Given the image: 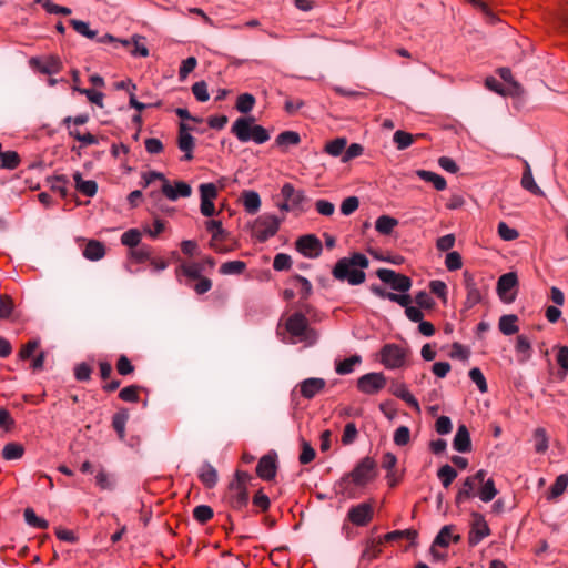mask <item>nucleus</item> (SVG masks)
Listing matches in <instances>:
<instances>
[{
	"label": "nucleus",
	"instance_id": "obj_31",
	"mask_svg": "<svg viewBox=\"0 0 568 568\" xmlns=\"http://www.w3.org/2000/svg\"><path fill=\"white\" fill-rule=\"evenodd\" d=\"M24 454V447L20 443L11 442L8 443L2 449V457L6 460L20 459Z\"/></svg>",
	"mask_w": 568,
	"mask_h": 568
},
{
	"label": "nucleus",
	"instance_id": "obj_8",
	"mask_svg": "<svg viewBox=\"0 0 568 568\" xmlns=\"http://www.w3.org/2000/svg\"><path fill=\"white\" fill-rule=\"evenodd\" d=\"M376 274L382 282L389 284L395 291L407 292L412 287V280L408 276L393 270L379 268Z\"/></svg>",
	"mask_w": 568,
	"mask_h": 568
},
{
	"label": "nucleus",
	"instance_id": "obj_2",
	"mask_svg": "<svg viewBox=\"0 0 568 568\" xmlns=\"http://www.w3.org/2000/svg\"><path fill=\"white\" fill-rule=\"evenodd\" d=\"M254 122L253 116L237 118L231 126V133L243 143L254 141L257 144H263L267 142L270 140L268 131Z\"/></svg>",
	"mask_w": 568,
	"mask_h": 568
},
{
	"label": "nucleus",
	"instance_id": "obj_56",
	"mask_svg": "<svg viewBox=\"0 0 568 568\" xmlns=\"http://www.w3.org/2000/svg\"><path fill=\"white\" fill-rule=\"evenodd\" d=\"M292 281L295 286L300 287V294H301L302 298L305 300L311 295L312 284L307 278H305L301 275H295Z\"/></svg>",
	"mask_w": 568,
	"mask_h": 568
},
{
	"label": "nucleus",
	"instance_id": "obj_57",
	"mask_svg": "<svg viewBox=\"0 0 568 568\" xmlns=\"http://www.w3.org/2000/svg\"><path fill=\"white\" fill-rule=\"evenodd\" d=\"M75 90L79 93L85 95L91 103H94L100 108H103V97L104 95L102 92H99V91H95L92 89H81V88H75Z\"/></svg>",
	"mask_w": 568,
	"mask_h": 568
},
{
	"label": "nucleus",
	"instance_id": "obj_9",
	"mask_svg": "<svg viewBox=\"0 0 568 568\" xmlns=\"http://www.w3.org/2000/svg\"><path fill=\"white\" fill-rule=\"evenodd\" d=\"M382 362L388 368H399L404 365L406 352L398 345L387 344L381 352Z\"/></svg>",
	"mask_w": 568,
	"mask_h": 568
},
{
	"label": "nucleus",
	"instance_id": "obj_48",
	"mask_svg": "<svg viewBox=\"0 0 568 568\" xmlns=\"http://www.w3.org/2000/svg\"><path fill=\"white\" fill-rule=\"evenodd\" d=\"M141 241V232L136 229H131L124 232L121 236V242L123 245H126L131 248H134L140 245Z\"/></svg>",
	"mask_w": 568,
	"mask_h": 568
},
{
	"label": "nucleus",
	"instance_id": "obj_58",
	"mask_svg": "<svg viewBox=\"0 0 568 568\" xmlns=\"http://www.w3.org/2000/svg\"><path fill=\"white\" fill-rule=\"evenodd\" d=\"M358 436V432L356 425L354 423H348L345 425L344 433L342 435V444L347 446L353 444Z\"/></svg>",
	"mask_w": 568,
	"mask_h": 568
},
{
	"label": "nucleus",
	"instance_id": "obj_36",
	"mask_svg": "<svg viewBox=\"0 0 568 568\" xmlns=\"http://www.w3.org/2000/svg\"><path fill=\"white\" fill-rule=\"evenodd\" d=\"M362 362L359 355H353L344 361L336 362L335 371L339 375H346L353 372L354 366Z\"/></svg>",
	"mask_w": 568,
	"mask_h": 568
},
{
	"label": "nucleus",
	"instance_id": "obj_64",
	"mask_svg": "<svg viewBox=\"0 0 568 568\" xmlns=\"http://www.w3.org/2000/svg\"><path fill=\"white\" fill-rule=\"evenodd\" d=\"M80 193H82L83 195L85 196H89V197H92L97 194L98 192V184L95 181L93 180H88V181H83L81 182L77 187H75Z\"/></svg>",
	"mask_w": 568,
	"mask_h": 568
},
{
	"label": "nucleus",
	"instance_id": "obj_40",
	"mask_svg": "<svg viewBox=\"0 0 568 568\" xmlns=\"http://www.w3.org/2000/svg\"><path fill=\"white\" fill-rule=\"evenodd\" d=\"M437 476L440 479L443 486L448 488L457 477V471L452 466L446 464L438 469Z\"/></svg>",
	"mask_w": 568,
	"mask_h": 568
},
{
	"label": "nucleus",
	"instance_id": "obj_30",
	"mask_svg": "<svg viewBox=\"0 0 568 568\" xmlns=\"http://www.w3.org/2000/svg\"><path fill=\"white\" fill-rule=\"evenodd\" d=\"M129 419V413L126 409H121L115 413L112 417V427L116 432L121 440L125 437V425Z\"/></svg>",
	"mask_w": 568,
	"mask_h": 568
},
{
	"label": "nucleus",
	"instance_id": "obj_46",
	"mask_svg": "<svg viewBox=\"0 0 568 568\" xmlns=\"http://www.w3.org/2000/svg\"><path fill=\"white\" fill-rule=\"evenodd\" d=\"M1 168L13 170L20 163V156L16 151H6L0 155Z\"/></svg>",
	"mask_w": 568,
	"mask_h": 568
},
{
	"label": "nucleus",
	"instance_id": "obj_52",
	"mask_svg": "<svg viewBox=\"0 0 568 568\" xmlns=\"http://www.w3.org/2000/svg\"><path fill=\"white\" fill-rule=\"evenodd\" d=\"M252 476L246 471L237 470L235 473V479L230 483L229 489L234 491V488H247V484L252 480Z\"/></svg>",
	"mask_w": 568,
	"mask_h": 568
},
{
	"label": "nucleus",
	"instance_id": "obj_50",
	"mask_svg": "<svg viewBox=\"0 0 568 568\" xmlns=\"http://www.w3.org/2000/svg\"><path fill=\"white\" fill-rule=\"evenodd\" d=\"M255 104V98L250 93L239 95L236 101V109L241 113H248Z\"/></svg>",
	"mask_w": 568,
	"mask_h": 568
},
{
	"label": "nucleus",
	"instance_id": "obj_59",
	"mask_svg": "<svg viewBox=\"0 0 568 568\" xmlns=\"http://www.w3.org/2000/svg\"><path fill=\"white\" fill-rule=\"evenodd\" d=\"M445 265L448 271H457L462 268L463 261L460 254L456 251L448 252L445 258Z\"/></svg>",
	"mask_w": 568,
	"mask_h": 568
},
{
	"label": "nucleus",
	"instance_id": "obj_16",
	"mask_svg": "<svg viewBox=\"0 0 568 568\" xmlns=\"http://www.w3.org/2000/svg\"><path fill=\"white\" fill-rule=\"evenodd\" d=\"M161 192L171 201H176L180 196L189 197L192 194L191 186L183 182L176 181L175 186L173 187L169 180H164V183L161 186Z\"/></svg>",
	"mask_w": 568,
	"mask_h": 568
},
{
	"label": "nucleus",
	"instance_id": "obj_54",
	"mask_svg": "<svg viewBox=\"0 0 568 568\" xmlns=\"http://www.w3.org/2000/svg\"><path fill=\"white\" fill-rule=\"evenodd\" d=\"M520 183H521V186L525 190L529 191L530 193H532L535 195H544V192L535 182L532 173L531 174L523 173Z\"/></svg>",
	"mask_w": 568,
	"mask_h": 568
},
{
	"label": "nucleus",
	"instance_id": "obj_24",
	"mask_svg": "<svg viewBox=\"0 0 568 568\" xmlns=\"http://www.w3.org/2000/svg\"><path fill=\"white\" fill-rule=\"evenodd\" d=\"M199 478L206 488H213L219 479L216 469L207 462H204L199 469Z\"/></svg>",
	"mask_w": 568,
	"mask_h": 568
},
{
	"label": "nucleus",
	"instance_id": "obj_60",
	"mask_svg": "<svg viewBox=\"0 0 568 568\" xmlns=\"http://www.w3.org/2000/svg\"><path fill=\"white\" fill-rule=\"evenodd\" d=\"M192 93L194 94L196 100L200 102H205L210 98L209 92H207V84L205 81L195 82L192 85Z\"/></svg>",
	"mask_w": 568,
	"mask_h": 568
},
{
	"label": "nucleus",
	"instance_id": "obj_62",
	"mask_svg": "<svg viewBox=\"0 0 568 568\" xmlns=\"http://www.w3.org/2000/svg\"><path fill=\"white\" fill-rule=\"evenodd\" d=\"M410 430L407 426H399L394 433V443L398 446H405L409 443Z\"/></svg>",
	"mask_w": 568,
	"mask_h": 568
},
{
	"label": "nucleus",
	"instance_id": "obj_23",
	"mask_svg": "<svg viewBox=\"0 0 568 568\" xmlns=\"http://www.w3.org/2000/svg\"><path fill=\"white\" fill-rule=\"evenodd\" d=\"M206 230L212 233L211 247H213L216 252L223 253L226 252L225 248H222L215 244V241L224 239L226 235L225 230L222 226V223L216 220H211L205 223Z\"/></svg>",
	"mask_w": 568,
	"mask_h": 568
},
{
	"label": "nucleus",
	"instance_id": "obj_11",
	"mask_svg": "<svg viewBox=\"0 0 568 568\" xmlns=\"http://www.w3.org/2000/svg\"><path fill=\"white\" fill-rule=\"evenodd\" d=\"M373 506L369 503H361L349 508L347 518L356 526H366L373 519Z\"/></svg>",
	"mask_w": 568,
	"mask_h": 568
},
{
	"label": "nucleus",
	"instance_id": "obj_47",
	"mask_svg": "<svg viewBox=\"0 0 568 568\" xmlns=\"http://www.w3.org/2000/svg\"><path fill=\"white\" fill-rule=\"evenodd\" d=\"M180 268L182 273L187 277V282L202 277L201 273L203 271V266L199 263L183 264Z\"/></svg>",
	"mask_w": 568,
	"mask_h": 568
},
{
	"label": "nucleus",
	"instance_id": "obj_61",
	"mask_svg": "<svg viewBox=\"0 0 568 568\" xmlns=\"http://www.w3.org/2000/svg\"><path fill=\"white\" fill-rule=\"evenodd\" d=\"M315 455H316V453H315L314 448L311 446V444L303 439L302 440V453L298 457L300 463L303 465H306L315 458Z\"/></svg>",
	"mask_w": 568,
	"mask_h": 568
},
{
	"label": "nucleus",
	"instance_id": "obj_53",
	"mask_svg": "<svg viewBox=\"0 0 568 568\" xmlns=\"http://www.w3.org/2000/svg\"><path fill=\"white\" fill-rule=\"evenodd\" d=\"M140 386L131 385L122 388L119 393V397L129 403H136L139 400Z\"/></svg>",
	"mask_w": 568,
	"mask_h": 568
},
{
	"label": "nucleus",
	"instance_id": "obj_25",
	"mask_svg": "<svg viewBox=\"0 0 568 568\" xmlns=\"http://www.w3.org/2000/svg\"><path fill=\"white\" fill-rule=\"evenodd\" d=\"M227 503L233 509H242L248 503L247 488H234V491L229 489Z\"/></svg>",
	"mask_w": 568,
	"mask_h": 568
},
{
	"label": "nucleus",
	"instance_id": "obj_18",
	"mask_svg": "<svg viewBox=\"0 0 568 568\" xmlns=\"http://www.w3.org/2000/svg\"><path fill=\"white\" fill-rule=\"evenodd\" d=\"M463 276L464 284L467 291L465 306L466 308H471L481 301V294L471 273L465 271Z\"/></svg>",
	"mask_w": 568,
	"mask_h": 568
},
{
	"label": "nucleus",
	"instance_id": "obj_45",
	"mask_svg": "<svg viewBox=\"0 0 568 568\" xmlns=\"http://www.w3.org/2000/svg\"><path fill=\"white\" fill-rule=\"evenodd\" d=\"M214 516L213 509L207 505H199L193 509V517L200 524H205Z\"/></svg>",
	"mask_w": 568,
	"mask_h": 568
},
{
	"label": "nucleus",
	"instance_id": "obj_21",
	"mask_svg": "<svg viewBox=\"0 0 568 568\" xmlns=\"http://www.w3.org/2000/svg\"><path fill=\"white\" fill-rule=\"evenodd\" d=\"M281 194L285 201L291 202L292 207H301L302 203L306 200L304 192L295 190L291 183H285L282 186Z\"/></svg>",
	"mask_w": 568,
	"mask_h": 568
},
{
	"label": "nucleus",
	"instance_id": "obj_49",
	"mask_svg": "<svg viewBox=\"0 0 568 568\" xmlns=\"http://www.w3.org/2000/svg\"><path fill=\"white\" fill-rule=\"evenodd\" d=\"M568 486V475H559L550 487V498L559 497Z\"/></svg>",
	"mask_w": 568,
	"mask_h": 568
},
{
	"label": "nucleus",
	"instance_id": "obj_6",
	"mask_svg": "<svg viewBox=\"0 0 568 568\" xmlns=\"http://www.w3.org/2000/svg\"><path fill=\"white\" fill-rule=\"evenodd\" d=\"M281 220L276 215L264 214L256 219L254 233L260 242H265L274 236L280 227Z\"/></svg>",
	"mask_w": 568,
	"mask_h": 568
},
{
	"label": "nucleus",
	"instance_id": "obj_44",
	"mask_svg": "<svg viewBox=\"0 0 568 568\" xmlns=\"http://www.w3.org/2000/svg\"><path fill=\"white\" fill-rule=\"evenodd\" d=\"M70 24L79 34L88 39H94L98 34L95 30L90 29L89 23L82 20L71 19Z\"/></svg>",
	"mask_w": 568,
	"mask_h": 568
},
{
	"label": "nucleus",
	"instance_id": "obj_12",
	"mask_svg": "<svg viewBox=\"0 0 568 568\" xmlns=\"http://www.w3.org/2000/svg\"><path fill=\"white\" fill-rule=\"evenodd\" d=\"M201 205L200 211L204 216H213L215 214V205L213 200L217 196V189L213 183H204L200 185Z\"/></svg>",
	"mask_w": 568,
	"mask_h": 568
},
{
	"label": "nucleus",
	"instance_id": "obj_4",
	"mask_svg": "<svg viewBox=\"0 0 568 568\" xmlns=\"http://www.w3.org/2000/svg\"><path fill=\"white\" fill-rule=\"evenodd\" d=\"M375 460L368 456L364 457L351 473L345 474L337 483L336 486L339 488L338 493L345 494L351 480L357 486H364L375 477Z\"/></svg>",
	"mask_w": 568,
	"mask_h": 568
},
{
	"label": "nucleus",
	"instance_id": "obj_34",
	"mask_svg": "<svg viewBox=\"0 0 568 568\" xmlns=\"http://www.w3.org/2000/svg\"><path fill=\"white\" fill-rule=\"evenodd\" d=\"M397 224L398 221L395 217L389 215H382L376 220L375 229L378 233L388 235L393 232Z\"/></svg>",
	"mask_w": 568,
	"mask_h": 568
},
{
	"label": "nucleus",
	"instance_id": "obj_22",
	"mask_svg": "<svg viewBox=\"0 0 568 568\" xmlns=\"http://www.w3.org/2000/svg\"><path fill=\"white\" fill-rule=\"evenodd\" d=\"M390 392L394 396L406 402L414 410H416L417 413L420 412V407L417 399L408 392L405 384L394 383L390 387Z\"/></svg>",
	"mask_w": 568,
	"mask_h": 568
},
{
	"label": "nucleus",
	"instance_id": "obj_28",
	"mask_svg": "<svg viewBox=\"0 0 568 568\" xmlns=\"http://www.w3.org/2000/svg\"><path fill=\"white\" fill-rule=\"evenodd\" d=\"M498 494L495 483L491 478L484 479L483 483H480L477 491V496L480 498L481 501L488 503L493 500L496 495Z\"/></svg>",
	"mask_w": 568,
	"mask_h": 568
},
{
	"label": "nucleus",
	"instance_id": "obj_20",
	"mask_svg": "<svg viewBox=\"0 0 568 568\" xmlns=\"http://www.w3.org/2000/svg\"><path fill=\"white\" fill-rule=\"evenodd\" d=\"M453 447L458 453H468L471 450V440L469 430L465 425H459L453 439Z\"/></svg>",
	"mask_w": 568,
	"mask_h": 568
},
{
	"label": "nucleus",
	"instance_id": "obj_43",
	"mask_svg": "<svg viewBox=\"0 0 568 568\" xmlns=\"http://www.w3.org/2000/svg\"><path fill=\"white\" fill-rule=\"evenodd\" d=\"M347 140L345 138H337L326 143L325 151L333 156H343Z\"/></svg>",
	"mask_w": 568,
	"mask_h": 568
},
{
	"label": "nucleus",
	"instance_id": "obj_39",
	"mask_svg": "<svg viewBox=\"0 0 568 568\" xmlns=\"http://www.w3.org/2000/svg\"><path fill=\"white\" fill-rule=\"evenodd\" d=\"M417 536H418V532L415 529L394 530V531L387 532L384 536V540L393 541V540H399V539L406 538L414 542L415 539L417 538Z\"/></svg>",
	"mask_w": 568,
	"mask_h": 568
},
{
	"label": "nucleus",
	"instance_id": "obj_7",
	"mask_svg": "<svg viewBox=\"0 0 568 568\" xmlns=\"http://www.w3.org/2000/svg\"><path fill=\"white\" fill-rule=\"evenodd\" d=\"M518 278L516 273L503 274L497 282V293L504 303H511L516 298Z\"/></svg>",
	"mask_w": 568,
	"mask_h": 568
},
{
	"label": "nucleus",
	"instance_id": "obj_13",
	"mask_svg": "<svg viewBox=\"0 0 568 568\" xmlns=\"http://www.w3.org/2000/svg\"><path fill=\"white\" fill-rule=\"evenodd\" d=\"M386 385V379L382 373H368L361 376L357 381V387L365 394H375Z\"/></svg>",
	"mask_w": 568,
	"mask_h": 568
},
{
	"label": "nucleus",
	"instance_id": "obj_3",
	"mask_svg": "<svg viewBox=\"0 0 568 568\" xmlns=\"http://www.w3.org/2000/svg\"><path fill=\"white\" fill-rule=\"evenodd\" d=\"M285 329L290 334L291 344L304 342L307 345H314L318 339V334L307 322V318L301 312L292 314L285 322Z\"/></svg>",
	"mask_w": 568,
	"mask_h": 568
},
{
	"label": "nucleus",
	"instance_id": "obj_5",
	"mask_svg": "<svg viewBox=\"0 0 568 568\" xmlns=\"http://www.w3.org/2000/svg\"><path fill=\"white\" fill-rule=\"evenodd\" d=\"M487 476V471L484 469L478 470L475 475L468 476L463 481L456 497H455V504L459 507L465 501L474 498L477 496L478 487L480 483L484 481V479Z\"/></svg>",
	"mask_w": 568,
	"mask_h": 568
},
{
	"label": "nucleus",
	"instance_id": "obj_19",
	"mask_svg": "<svg viewBox=\"0 0 568 568\" xmlns=\"http://www.w3.org/2000/svg\"><path fill=\"white\" fill-rule=\"evenodd\" d=\"M326 385L325 379L318 377H310L301 382V394L304 398L311 399L322 392Z\"/></svg>",
	"mask_w": 568,
	"mask_h": 568
},
{
	"label": "nucleus",
	"instance_id": "obj_10",
	"mask_svg": "<svg viewBox=\"0 0 568 568\" xmlns=\"http://www.w3.org/2000/svg\"><path fill=\"white\" fill-rule=\"evenodd\" d=\"M471 516H473V521H471V528H470L469 536H468V542L470 546H476L485 537L490 535V529L481 514L473 513Z\"/></svg>",
	"mask_w": 568,
	"mask_h": 568
},
{
	"label": "nucleus",
	"instance_id": "obj_27",
	"mask_svg": "<svg viewBox=\"0 0 568 568\" xmlns=\"http://www.w3.org/2000/svg\"><path fill=\"white\" fill-rule=\"evenodd\" d=\"M244 209L250 214H255L261 207V199L255 191H244L242 193Z\"/></svg>",
	"mask_w": 568,
	"mask_h": 568
},
{
	"label": "nucleus",
	"instance_id": "obj_42",
	"mask_svg": "<svg viewBox=\"0 0 568 568\" xmlns=\"http://www.w3.org/2000/svg\"><path fill=\"white\" fill-rule=\"evenodd\" d=\"M246 264L242 261H230L221 265L220 272L225 275L241 274L245 271Z\"/></svg>",
	"mask_w": 568,
	"mask_h": 568
},
{
	"label": "nucleus",
	"instance_id": "obj_51",
	"mask_svg": "<svg viewBox=\"0 0 568 568\" xmlns=\"http://www.w3.org/2000/svg\"><path fill=\"white\" fill-rule=\"evenodd\" d=\"M516 351L523 354V357L519 359L520 362H526L530 357V342L525 335L517 336Z\"/></svg>",
	"mask_w": 568,
	"mask_h": 568
},
{
	"label": "nucleus",
	"instance_id": "obj_29",
	"mask_svg": "<svg viewBox=\"0 0 568 568\" xmlns=\"http://www.w3.org/2000/svg\"><path fill=\"white\" fill-rule=\"evenodd\" d=\"M416 174L425 182L432 183L434 185V187L438 191H443L447 186L446 180L442 175H439L435 172L426 171V170H418L416 172Z\"/></svg>",
	"mask_w": 568,
	"mask_h": 568
},
{
	"label": "nucleus",
	"instance_id": "obj_35",
	"mask_svg": "<svg viewBox=\"0 0 568 568\" xmlns=\"http://www.w3.org/2000/svg\"><path fill=\"white\" fill-rule=\"evenodd\" d=\"M454 529H455L454 525H446L439 530L438 535L435 537V539L433 541L432 549H430L434 555H435V550H434L435 546L448 547L450 536H452V532L454 531Z\"/></svg>",
	"mask_w": 568,
	"mask_h": 568
},
{
	"label": "nucleus",
	"instance_id": "obj_17",
	"mask_svg": "<svg viewBox=\"0 0 568 568\" xmlns=\"http://www.w3.org/2000/svg\"><path fill=\"white\" fill-rule=\"evenodd\" d=\"M190 130L191 128L187 124H180L178 145L185 153L183 159L186 161L193 159L192 151L195 146V139L189 133Z\"/></svg>",
	"mask_w": 568,
	"mask_h": 568
},
{
	"label": "nucleus",
	"instance_id": "obj_26",
	"mask_svg": "<svg viewBox=\"0 0 568 568\" xmlns=\"http://www.w3.org/2000/svg\"><path fill=\"white\" fill-rule=\"evenodd\" d=\"M104 255L105 247L101 242L97 240H90L83 250V256L90 261H99Z\"/></svg>",
	"mask_w": 568,
	"mask_h": 568
},
{
	"label": "nucleus",
	"instance_id": "obj_63",
	"mask_svg": "<svg viewBox=\"0 0 568 568\" xmlns=\"http://www.w3.org/2000/svg\"><path fill=\"white\" fill-rule=\"evenodd\" d=\"M359 205V200L356 196L346 197L341 204V212L344 215L353 214Z\"/></svg>",
	"mask_w": 568,
	"mask_h": 568
},
{
	"label": "nucleus",
	"instance_id": "obj_15",
	"mask_svg": "<svg viewBox=\"0 0 568 568\" xmlns=\"http://www.w3.org/2000/svg\"><path fill=\"white\" fill-rule=\"evenodd\" d=\"M277 456L275 453H270L262 456L256 466V474L263 480H272L276 476L277 470Z\"/></svg>",
	"mask_w": 568,
	"mask_h": 568
},
{
	"label": "nucleus",
	"instance_id": "obj_1",
	"mask_svg": "<svg viewBox=\"0 0 568 568\" xmlns=\"http://www.w3.org/2000/svg\"><path fill=\"white\" fill-rule=\"evenodd\" d=\"M369 266L368 258L362 253H353L349 257L339 258L332 270L335 280L347 282L349 285H359L365 282L363 271Z\"/></svg>",
	"mask_w": 568,
	"mask_h": 568
},
{
	"label": "nucleus",
	"instance_id": "obj_55",
	"mask_svg": "<svg viewBox=\"0 0 568 568\" xmlns=\"http://www.w3.org/2000/svg\"><path fill=\"white\" fill-rule=\"evenodd\" d=\"M468 375H469V378L477 385L478 389L481 393L487 392L488 387H487L486 378H485L483 372L478 367L471 368L469 371Z\"/></svg>",
	"mask_w": 568,
	"mask_h": 568
},
{
	"label": "nucleus",
	"instance_id": "obj_41",
	"mask_svg": "<svg viewBox=\"0 0 568 568\" xmlns=\"http://www.w3.org/2000/svg\"><path fill=\"white\" fill-rule=\"evenodd\" d=\"M381 551V541L375 539L369 540L362 552V559L371 562L379 556Z\"/></svg>",
	"mask_w": 568,
	"mask_h": 568
},
{
	"label": "nucleus",
	"instance_id": "obj_33",
	"mask_svg": "<svg viewBox=\"0 0 568 568\" xmlns=\"http://www.w3.org/2000/svg\"><path fill=\"white\" fill-rule=\"evenodd\" d=\"M425 134L413 135L405 131H396L393 141L396 143L398 150H405L410 146L416 138H424Z\"/></svg>",
	"mask_w": 568,
	"mask_h": 568
},
{
	"label": "nucleus",
	"instance_id": "obj_14",
	"mask_svg": "<svg viewBox=\"0 0 568 568\" xmlns=\"http://www.w3.org/2000/svg\"><path fill=\"white\" fill-rule=\"evenodd\" d=\"M297 251L306 257L314 258L320 256L322 252V243L313 234H307L298 237L296 241Z\"/></svg>",
	"mask_w": 568,
	"mask_h": 568
},
{
	"label": "nucleus",
	"instance_id": "obj_37",
	"mask_svg": "<svg viewBox=\"0 0 568 568\" xmlns=\"http://www.w3.org/2000/svg\"><path fill=\"white\" fill-rule=\"evenodd\" d=\"M301 142V136L295 131H284L280 133L275 140L278 146L286 148L290 145H297Z\"/></svg>",
	"mask_w": 568,
	"mask_h": 568
},
{
	"label": "nucleus",
	"instance_id": "obj_32",
	"mask_svg": "<svg viewBox=\"0 0 568 568\" xmlns=\"http://www.w3.org/2000/svg\"><path fill=\"white\" fill-rule=\"evenodd\" d=\"M518 321L517 315L509 314V315H503L499 318V329L505 335H513L518 332V326L516 325V322Z\"/></svg>",
	"mask_w": 568,
	"mask_h": 568
},
{
	"label": "nucleus",
	"instance_id": "obj_38",
	"mask_svg": "<svg viewBox=\"0 0 568 568\" xmlns=\"http://www.w3.org/2000/svg\"><path fill=\"white\" fill-rule=\"evenodd\" d=\"M23 516L26 523L31 527L39 529H47L49 527V523L45 519L38 517L34 510L30 507L24 509Z\"/></svg>",
	"mask_w": 568,
	"mask_h": 568
}]
</instances>
